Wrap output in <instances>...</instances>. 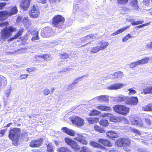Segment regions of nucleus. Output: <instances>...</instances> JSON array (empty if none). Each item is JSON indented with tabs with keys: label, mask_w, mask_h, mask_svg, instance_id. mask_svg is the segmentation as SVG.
<instances>
[{
	"label": "nucleus",
	"mask_w": 152,
	"mask_h": 152,
	"mask_svg": "<svg viewBox=\"0 0 152 152\" xmlns=\"http://www.w3.org/2000/svg\"><path fill=\"white\" fill-rule=\"evenodd\" d=\"M102 117L108 118L110 121L113 122H117L118 120V117L114 116L112 114L110 113H104L102 115Z\"/></svg>",
	"instance_id": "12"
},
{
	"label": "nucleus",
	"mask_w": 152,
	"mask_h": 152,
	"mask_svg": "<svg viewBox=\"0 0 152 152\" xmlns=\"http://www.w3.org/2000/svg\"><path fill=\"white\" fill-rule=\"evenodd\" d=\"M122 142L123 147H124L128 146L130 143L129 140L126 138H122Z\"/></svg>",
	"instance_id": "31"
},
{
	"label": "nucleus",
	"mask_w": 152,
	"mask_h": 152,
	"mask_svg": "<svg viewBox=\"0 0 152 152\" xmlns=\"http://www.w3.org/2000/svg\"><path fill=\"white\" fill-rule=\"evenodd\" d=\"M8 12L10 17L16 14L18 12V10L16 6L10 7L9 11H8Z\"/></svg>",
	"instance_id": "23"
},
{
	"label": "nucleus",
	"mask_w": 152,
	"mask_h": 152,
	"mask_svg": "<svg viewBox=\"0 0 152 152\" xmlns=\"http://www.w3.org/2000/svg\"><path fill=\"white\" fill-rule=\"evenodd\" d=\"M17 39L15 36L14 35L12 37H11L7 40V41L8 42H10V41H13L14 39Z\"/></svg>",
	"instance_id": "62"
},
{
	"label": "nucleus",
	"mask_w": 152,
	"mask_h": 152,
	"mask_svg": "<svg viewBox=\"0 0 152 152\" xmlns=\"http://www.w3.org/2000/svg\"><path fill=\"white\" fill-rule=\"evenodd\" d=\"M99 124L103 126L106 127L109 124V123L107 120H101L99 121Z\"/></svg>",
	"instance_id": "40"
},
{
	"label": "nucleus",
	"mask_w": 152,
	"mask_h": 152,
	"mask_svg": "<svg viewBox=\"0 0 152 152\" xmlns=\"http://www.w3.org/2000/svg\"><path fill=\"white\" fill-rule=\"evenodd\" d=\"M6 131V130L5 129H2L0 131V134H1V137H2L4 136Z\"/></svg>",
	"instance_id": "64"
},
{
	"label": "nucleus",
	"mask_w": 152,
	"mask_h": 152,
	"mask_svg": "<svg viewBox=\"0 0 152 152\" xmlns=\"http://www.w3.org/2000/svg\"><path fill=\"white\" fill-rule=\"evenodd\" d=\"M144 4L145 5L148 6L149 4L150 3L149 0H143V1Z\"/></svg>",
	"instance_id": "60"
},
{
	"label": "nucleus",
	"mask_w": 152,
	"mask_h": 152,
	"mask_svg": "<svg viewBox=\"0 0 152 152\" xmlns=\"http://www.w3.org/2000/svg\"><path fill=\"white\" fill-rule=\"evenodd\" d=\"M106 134L107 137L112 140H114L115 138L118 137V134L116 132L113 131H107Z\"/></svg>",
	"instance_id": "11"
},
{
	"label": "nucleus",
	"mask_w": 152,
	"mask_h": 152,
	"mask_svg": "<svg viewBox=\"0 0 152 152\" xmlns=\"http://www.w3.org/2000/svg\"><path fill=\"white\" fill-rule=\"evenodd\" d=\"M72 123L77 126H81L84 124V120L78 116H75L71 120Z\"/></svg>",
	"instance_id": "8"
},
{
	"label": "nucleus",
	"mask_w": 152,
	"mask_h": 152,
	"mask_svg": "<svg viewBox=\"0 0 152 152\" xmlns=\"http://www.w3.org/2000/svg\"><path fill=\"white\" fill-rule=\"evenodd\" d=\"M115 78H121L123 75V73L121 71H118L115 72L113 74Z\"/></svg>",
	"instance_id": "36"
},
{
	"label": "nucleus",
	"mask_w": 152,
	"mask_h": 152,
	"mask_svg": "<svg viewBox=\"0 0 152 152\" xmlns=\"http://www.w3.org/2000/svg\"><path fill=\"white\" fill-rule=\"evenodd\" d=\"M90 144L91 146L95 148H99L102 149L104 148L103 146L99 143H98L95 141H91Z\"/></svg>",
	"instance_id": "27"
},
{
	"label": "nucleus",
	"mask_w": 152,
	"mask_h": 152,
	"mask_svg": "<svg viewBox=\"0 0 152 152\" xmlns=\"http://www.w3.org/2000/svg\"><path fill=\"white\" fill-rule=\"evenodd\" d=\"M101 112L96 110H93L89 114L90 116H97L101 113Z\"/></svg>",
	"instance_id": "34"
},
{
	"label": "nucleus",
	"mask_w": 152,
	"mask_h": 152,
	"mask_svg": "<svg viewBox=\"0 0 152 152\" xmlns=\"http://www.w3.org/2000/svg\"><path fill=\"white\" fill-rule=\"evenodd\" d=\"M37 1L39 3L42 4L46 3L47 2V0H37Z\"/></svg>",
	"instance_id": "59"
},
{
	"label": "nucleus",
	"mask_w": 152,
	"mask_h": 152,
	"mask_svg": "<svg viewBox=\"0 0 152 152\" xmlns=\"http://www.w3.org/2000/svg\"><path fill=\"white\" fill-rule=\"evenodd\" d=\"M151 116L149 115H147L145 118V122L148 124L150 125L151 124L150 118Z\"/></svg>",
	"instance_id": "44"
},
{
	"label": "nucleus",
	"mask_w": 152,
	"mask_h": 152,
	"mask_svg": "<svg viewBox=\"0 0 152 152\" xmlns=\"http://www.w3.org/2000/svg\"><path fill=\"white\" fill-rule=\"evenodd\" d=\"M113 109L115 112L124 116L127 115L129 110L128 107L121 104L115 105L113 107Z\"/></svg>",
	"instance_id": "4"
},
{
	"label": "nucleus",
	"mask_w": 152,
	"mask_h": 152,
	"mask_svg": "<svg viewBox=\"0 0 152 152\" xmlns=\"http://www.w3.org/2000/svg\"><path fill=\"white\" fill-rule=\"evenodd\" d=\"M131 37V36L129 34H128L125 36L122 39V41L123 42H126L128 40L129 38Z\"/></svg>",
	"instance_id": "50"
},
{
	"label": "nucleus",
	"mask_w": 152,
	"mask_h": 152,
	"mask_svg": "<svg viewBox=\"0 0 152 152\" xmlns=\"http://www.w3.org/2000/svg\"><path fill=\"white\" fill-rule=\"evenodd\" d=\"M31 0H22L20 6L24 10H27L29 7Z\"/></svg>",
	"instance_id": "15"
},
{
	"label": "nucleus",
	"mask_w": 152,
	"mask_h": 152,
	"mask_svg": "<svg viewBox=\"0 0 152 152\" xmlns=\"http://www.w3.org/2000/svg\"><path fill=\"white\" fill-rule=\"evenodd\" d=\"M58 152H70L71 151L66 147H61L58 149Z\"/></svg>",
	"instance_id": "38"
},
{
	"label": "nucleus",
	"mask_w": 152,
	"mask_h": 152,
	"mask_svg": "<svg viewBox=\"0 0 152 152\" xmlns=\"http://www.w3.org/2000/svg\"><path fill=\"white\" fill-rule=\"evenodd\" d=\"M81 152H92V151L88 147L83 146L82 148Z\"/></svg>",
	"instance_id": "42"
},
{
	"label": "nucleus",
	"mask_w": 152,
	"mask_h": 152,
	"mask_svg": "<svg viewBox=\"0 0 152 152\" xmlns=\"http://www.w3.org/2000/svg\"><path fill=\"white\" fill-rule=\"evenodd\" d=\"M142 110L144 111H152V103H150L142 107Z\"/></svg>",
	"instance_id": "28"
},
{
	"label": "nucleus",
	"mask_w": 152,
	"mask_h": 152,
	"mask_svg": "<svg viewBox=\"0 0 152 152\" xmlns=\"http://www.w3.org/2000/svg\"><path fill=\"white\" fill-rule=\"evenodd\" d=\"M109 43L107 41H101L98 43V46L100 50L105 49L109 45Z\"/></svg>",
	"instance_id": "17"
},
{
	"label": "nucleus",
	"mask_w": 152,
	"mask_h": 152,
	"mask_svg": "<svg viewBox=\"0 0 152 152\" xmlns=\"http://www.w3.org/2000/svg\"><path fill=\"white\" fill-rule=\"evenodd\" d=\"M74 139L75 140L83 144L86 145L87 144V141L86 140V137L82 134H78L76 137H74Z\"/></svg>",
	"instance_id": "13"
},
{
	"label": "nucleus",
	"mask_w": 152,
	"mask_h": 152,
	"mask_svg": "<svg viewBox=\"0 0 152 152\" xmlns=\"http://www.w3.org/2000/svg\"><path fill=\"white\" fill-rule=\"evenodd\" d=\"M36 58H37L36 61L39 62L42 61L40 59L42 58L44 61H50L51 60V56L48 54H45L42 55H38L36 56Z\"/></svg>",
	"instance_id": "10"
},
{
	"label": "nucleus",
	"mask_w": 152,
	"mask_h": 152,
	"mask_svg": "<svg viewBox=\"0 0 152 152\" xmlns=\"http://www.w3.org/2000/svg\"><path fill=\"white\" fill-rule=\"evenodd\" d=\"M88 123L90 124H92L97 123L99 121V118H89L87 119Z\"/></svg>",
	"instance_id": "26"
},
{
	"label": "nucleus",
	"mask_w": 152,
	"mask_h": 152,
	"mask_svg": "<svg viewBox=\"0 0 152 152\" xmlns=\"http://www.w3.org/2000/svg\"><path fill=\"white\" fill-rule=\"evenodd\" d=\"M95 130L99 133H104L105 132V131L104 129L98 125H95L94 126Z\"/></svg>",
	"instance_id": "29"
},
{
	"label": "nucleus",
	"mask_w": 152,
	"mask_h": 152,
	"mask_svg": "<svg viewBox=\"0 0 152 152\" xmlns=\"http://www.w3.org/2000/svg\"><path fill=\"white\" fill-rule=\"evenodd\" d=\"M138 99L136 97H134V105H136L138 102Z\"/></svg>",
	"instance_id": "57"
},
{
	"label": "nucleus",
	"mask_w": 152,
	"mask_h": 152,
	"mask_svg": "<svg viewBox=\"0 0 152 152\" xmlns=\"http://www.w3.org/2000/svg\"><path fill=\"white\" fill-rule=\"evenodd\" d=\"M40 12L38 6L37 5H34L32 9L28 12L30 18H37L39 15Z\"/></svg>",
	"instance_id": "6"
},
{
	"label": "nucleus",
	"mask_w": 152,
	"mask_h": 152,
	"mask_svg": "<svg viewBox=\"0 0 152 152\" xmlns=\"http://www.w3.org/2000/svg\"><path fill=\"white\" fill-rule=\"evenodd\" d=\"M59 56L63 60L67 59L69 58L68 55L67 53L66 52L60 54Z\"/></svg>",
	"instance_id": "41"
},
{
	"label": "nucleus",
	"mask_w": 152,
	"mask_h": 152,
	"mask_svg": "<svg viewBox=\"0 0 152 152\" xmlns=\"http://www.w3.org/2000/svg\"><path fill=\"white\" fill-rule=\"evenodd\" d=\"M0 83L1 85H6L7 83V80L6 78L2 76L0 79Z\"/></svg>",
	"instance_id": "43"
},
{
	"label": "nucleus",
	"mask_w": 152,
	"mask_h": 152,
	"mask_svg": "<svg viewBox=\"0 0 152 152\" xmlns=\"http://www.w3.org/2000/svg\"><path fill=\"white\" fill-rule=\"evenodd\" d=\"M62 130L64 133L71 136H74L75 132L72 129H68L66 127H63Z\"/></svg>",
	"instance_id": "22"
},
{
	"label": "nucleus",
	"mask_w": 152,
	"mask_h": 152,
	"mask_svg": "<svg viewBox=\"0 0 152 152\" xmlns=\"http://www.w3.org/2000/svg\"><path fill=\"white\" fill-rule=\"evenodd\" d=\"M98 100L101 102H107L109 99L108 97L105 95H101L98 96Z\"/></svg>",
	"instance_id": "33"
},
{
	"label": "nucleus",
	"mask_w": 152,
	"mask_h": 152,
	"mask_svg": "<svg viewBox=\"0 0 152 152\" xmlns=\"http://www.w3.org/2000/svg\"><path fill=\"white\" fill-rule=\"evenodd\" d=\"M98 142L101 145L102 144L106 147H111L113 146V145L110 141L107 139H100L98 140Z\"/></svg>",
	"instance_id": "14"
},
{
	"label": "nucleus",
	"mask_w": 152,
	"mask_h": 152,
	"mask_svg": "<svg viewBox=\"0 0 152 152\" xmlns=\"http://www.w3.org/2000/svg\"><path fill=\"white\" fill-rule=\"evenodd\" d=\"M53 34V31L51 28L45 27L43 28L41 32V35L43 37H49Z\"/></svg>",
	"instance_id": "7"
},
{
	"label": "nucleus",
	"mask_w": 152,
	"mask_h": 152,
	"mask_svg": "<svg viewBox=\"0 0 152 152\" xmlns=\"http://www.w3.org/2000/svg\"><path fill=\"white\" fill-rule=\"evenodd\" d=\"M144 21L142 20H137V21H134V25H136L138 24H141L144 23Z\"/></svg>",
	"instance_id": "48"
},
{
	"label": "nucleus",
	"mask_w": 152,
	"mask_h": 152,
	"mask_svg": "<svg viewBox=\"0 0 152 152\" xmlns=\"http://www.w3.org/2000/svg\"><path fill=\"white\" fill-rule=\"evenodd\" d=\"M150 23H146L143 24L142 25L138 26L135 27L134 28L136 29H137L138 28H141L143 27L147 26L149 25Z\"/></svg>",
	"instance_id": "47"
},
{
	"label": "nucleus",
	"mask_w": 152,
	"mask_h": 152,
	"mask_svg": "<svg viewBox=\"0 0 152 152\" xmlns=\"http://www.w3.org/2000/svg\"><path fill=\"white\" fill-rule=\"evenodd\" d=\"M120 100L124 102L125 104H130L133 103V97H130L123 96L121 98Z\"/></svg>",
	"instance_id": "19"
},
{
	"label": "nucleus",
	"mask_w": 152,
	"mask_h": 152,
	"mask_svg": "<svg viewBox=\"0 0 152 152\" xmlns=\"http://www.w3.org/2000/svg\"><path fill=\"white\" fill-rule=\"evenodd\" d=\"M71 69V68L66 67L63 69V72H67L69 71Z\"/></svg>",
	"instance_id": "63"
},
{
	"label": "nucleus",
	"mask_w": 152,
	"mask_h": 152,
	"mask_svg": "<svg viewBox=\"0 0 152 152\" xmlns=\"http://www.w3.org/2000/svg\"><path fill=\"white\" fill-rule=\"evenodd\" d=\"M124 85L122 83H115L109 86L108 89L110 90H117L122 88Z\"/></svg>",
	"instance_id": "21"
},
{
	"label": "nucleus",
	"mask_w": 152,
	"mask_h": 152,
	"mask_svg": "<svg viewBox=\"0 0 152 152\" xmlns=\"http://www.w3.org/2000/svg\"><path fill=\"white\" fill-rule=\"evenodd\" d=\"M6 3L4 2H0V10L3 9L4 7L6 6Z\"/></svg>",
	"instance_id": "53"
},
{
	"label": "nucleus",
	"mask_w": 152,
	"mask_h": 152,
	"mask_svg": "<svg viewBox=\"0 0 152 152\" xmlns=\"http://www.w3.org/2000/svg\"><path fill=\"white\" fill-rule=\"evenodd\" d=\"M60 1V0H49L50 3L52 4L58 3Z\"/></svg>",
	"instance_id": "54"
},
{
	"label": "nucleus",
	"mask_w": 152,
	"mask_h": 152,
	"mask_svg": "<svg viewBox=\"0 0 152 152\" xmlns=\"http://www.w3.org/2000/svg\"><path fill=\"white\" fill-rule=\"evenodd\" d=\"M129 0H117L118 3L119 4L124 5L126 4Z\"/></svg>",
	"instance_id": "45"
},
{
	"label": "nucleus",
	"mask_w": 152,
	"mask_h": 152,
	"mask_svg": "<svg viewBox=\"0 0 152 152\" xmlns=\"http://www.w3.org/2000/svg\"><path fill=\"white\" fill-rule=\"evenodd\" d=\"M129 26H126L121 28L113 33L112 34V35L115 36L117 35L120 33H121L125 31L126 29L129 28Z\"/></svg>",
	"instance_id": "24"
},
{
	"label": "nucleus",
	"mask_w": 152,
	"mask_h": 152,
	"mask_svg": "<svg viewBox=\"0 0 152 152\" xmlns=\"http://www.w3.org/2000/svg\"><path fill=\"white\" fill-rule=\"evenodd\" d=\"M143 91L145 94L152 93V86L148 87L143 90Z\"/></svg>",
	"instance_id": "39"
},
{
	"label": "nucleus",
	"mask_w": 152,
	"mask_h": 152,
	"mask_svg": "<svg viewBox=\"0 0 152 152\" xmlns=\"http://www.w3.org/2000/svg\"><path fill=\"white\" fill-rule=\"evenodd\" d=\"M9 17L8 11L4 10L0 11V20L4 21L7 20Z\"/></svg>",
	"instance_id": "16"
},
{
	"label": "nucleus",
	"mask_w": 152,
	"mask_h": 152,
	"mask_svg": "<svg viewBox=\"0 0 152 152\" xmlns=\"http://www.w3.org/2000/svg\"><path fill=\"white\" fill-rule=\"evenodd\" d=\"M111 108L109 107L106 105H104V111H110L111 110Z\"/></svg>",
	"instance_id": "51"
},
{
	"label": "nucleus",
	"mask_w": 152,
	"mask_h": 152,
	"mask_svg": "<svg viewBox=\"0 0 152 152\" xmlns=\"http://www.w3.org/2000/svg\"><path fill=\"white\" fill-rule=\"evenodd\" d=\"M35 69V68L31 67L29 68H27L26 71L28 72H31L34 71Z\"/></svg>",
	"instance_id": "56"
},
{
	"label": "nucleus",
	"mask_w": 152,
	"mask_h": 152,
	"mask_svg": "<svg viewBox=\"0 0 152 152\" xmlns=\"http://www.w3.org/2000/svg\"><path fill=\"white\" fill-rule=\"evenodd\" d=\"M43 142L42 139L40 138L38 140L31 141L29 144V146L32 148H38L42 145Z\"/></svg>",
	"instance_id": "9"
},
{
	"label": "nucleus",
	"mask_w": 152,
	"mask_h": 152,
	"mask_svg": "<svg viewBox=\"0 0 152 152\" xmlns=\"http://www.w3.org/2000/svg\"><path fill=\"white\" fill-rule=\"evenodd\" d=\"M86 37L88 38L93 39L94 38V34H91L86 36Z\"/></svg>",
	"instance_id": "61"
},
{
	"label": "nucleus",
	"mask_w": 152,
	"mask_h": 152,
	"mask_svg": "<svg viewBox=\"0 0 152 152\" xmlns=\"http://www.w3.org/2000/svg\"><path fill=\"white\" fill-rule=\"evenodd\" d=\"M141 127L143 125V123L141 119L137 118H134V124Z\"/></svg>",
	"instance_id": "25"
},
{
	"label": "nucleus",
	"mask_w": 152,
	"mask_h": 152,
	"mask_svg": "<svg viewBox=\"0 0 152 152\" xmlns=\"http://www.w3.org/2000/svg\"><path fill=\"white\" fill-rule=\"evenodd\" d=\"M100 50L98 46H96L91 48L90 53L91 54L95 53Z\"/></svg>",
	"instance_id": "35"
},
{
	"label": "nucleus",
	"mask_w": 152,
	"mask_h": 152,
	"mask_svg": "<svg viewBox=\"0 0 152 152\" xmlns=\"http://www.w3.org/2000/svg\"><path fill=\"white\" fill-rule=\"evenodd\" d=\"M28 76L27 74H22L18 78V79L19 80H21L26 78Z\"/></svg>",
	"instance_id": "46"
},
{
	"label": "nucleus",
	"mask_w": 152,
	"mask_h": 152,
	"mask_svg": "<svg viewBox=\"0 0 152 152\" xmlns=\"http://www.w3.org/2000/svg\"><path fill=\"white\" fill-rule=\"evenodd\" d=\"M22 23L26 28L30 27L32 24L31 20L28 17H24L22 20Z\"/></svg>",
	"instance_id": "20"
},
{
	"label": "nucleus",
	"mask_w": 152,
	"mask_h": 152,
	"mask_svg": "<svg viewBox=\"0 0 152 152\" xmlns=\"http://www.w3.org/2000/svg\"><path fill=\"white\" fill-rule=\"evenodd\" d=\"M20 131V129L18 128H14L10 129L9 131L8 137L12 141V143L15 146L18 145L19 140L18 133Z\"/></svg>",
	"instance_id": "2"
},
{
	"label": "nucleus",
	"mask_w": 152,
	"mask_h": 152,
	"mask_svg": "<svg viewBox=\"0 0 152 152\" xmlns=\"http://www.w3.org/2000/svg\"><path fill=\"white\" fill-rule=\"evenodd\" d=\"M122 138H120L117 140L115 142V146L118 147H123Z\"/></svg>",
	"instance_id": "32"
},
{
	"label": "nucleus",
	"mask_w": 152,
	"mask_h": 152,
	"mask_svg": "<svg viewBox=\"0 0 152 152\" xmlns=\"http://www.w3.org/2000/svg\"><path fill=\"white\" fill-rule=\"evenodd\" d=\"M9 24L8 21H6L2 23H0V27H4L0 32L1 38L5 41L12 35V33L16 31V28L12 26L7 27Z\"/></svg>",
	"instance_id": "1"
},
{
	"label": "nucleus",
	"mask_w": 152,
	"mask_h": 152,
	"mask_svg": "<svg viewBox=\"0 0 152 152\" xmlns=\"http://www.w3.org/2000/svg\"><path fill=\"white\" fill-rule=\"evenodd\" d=\"M65 21V18L60 15L54 16L52 19V25L54 27L61 28Z\"/></svg>",
	"instance_id": "3"
},
{
	"label": "nucleus",
	"mask_w": 152,
	"mask_h": 152,
	"mask_svg": "<svg viewBox=\"0 0 152 152\" xmlns=\"http://www.w3.org/2000/svg\"><path fill=\"white\" fill-rule=\"evenodd\" d=\"M134 9H138V7L137 5V1L136 0H134Z\"/></svg>",
	"instance_id": "55"
},
{
	"label": "nucleus",
	"mask_w": 152,
	"mask_h": 152,
	"mask_svg": "<svg viewBox=\"0 0 152 152\" xmlns=\"http://www.w3.org/2000/svg\"><path fill=\"white\" fill-rule=\"evenodd\" d=\"M104 105H99L96 107V108L97 109L102 111H104Z\"/></svg>",
	"instance_id": "58"
},
{
	"label": "nucleus",
	"mask_w": 152,
	"mask_h": 152,
	"mask_svg": "<svg viewBox=\"0 0 152 152\" xmlns=\"http://www.w3.org/2000/svg\"><path fill=\"white\" fill-rule=\"evenodd\" d=\"M35 34L36 35V36L35 37H32L31 38V40L33 41L38 40L39 39V38L38 37V31L36 32L35 33Z\"/></svg>",
	"instance_id": "49"
},
{
	"label": "nucleus",
	"mask_w": 152,
	"mask_h": 152,
	"mask_svg": "<svg viewBox=\"0 0 152 152\" xmlns=\"http://www.w3.org/2000/svg\"><path fill=\"white\" fill-rule=\"evenodd\" d=\"M46 152H54V147L52 143H49L47 145Z\"/></svg>",
	"instance_id": "30"
},
{
	"label": "nucleus",
	"mask_w": 152,
	"mask_h": 152,
	"mask_svg": "<svg viewBox=\"0 0 152 152\" xmlns=\"http://www.w3.org/2000/svg\"><path fill=\"white\" fill-rule=\"evenodd\" d=\"M149 60V58L146 57L143 59L137 61L136 62H134V67H135L137 65L140 64H142L147 63Z\"/></svg>",
	"instance_id": "18"
},
{
	"label": "nucleus",
	"mask_w": 152,
	"mask_h": 152,
	"mask_svg": "<svg viewBox=\"0 0 152 152\" xmlns=\"http://www.w3.org/2000/svg\"><path fill=\"white\" fill-rule=\"evenodd\" d=\"M24 28H21L19 29L18 32L14 35L17 39L21 36L23 32Z\"/></svg>",
	"instance_id": "37"
},
{
	"label": "nucleus",
	"mask_w": 152,
	"mask_h": 152,
	"mask_svg": "<svg viewBox=\"0 0 152 152\" xmlns=\"http://www.w3.org/2000/svg\"><path fill=\"white\" fill-rule=\"evenodd\" d=\"M64 140L66 143L70 146L74 151H78L80 150V146L75 141L68 137L65 138Z\"/></svg>",
	"instance_id": "5"
},
{
	"label": "nucleus",
	"mask_w": 152,
	"mask_h": 152,
	"mask_svg": "<svg viewBox=\"0 0 152 152\" xmlns=\"http://www.w3.org/2000/svg\"><path fill=\"white\" fill-rule=\"evenodd\" d=\"M50 93V91L48 89L45 88L43 91V94L45 95H48Z\"/></svg>",
	"instance_id": "52"
}]
</instances>
